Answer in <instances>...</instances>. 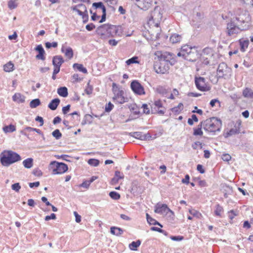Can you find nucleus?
<instances>
[{
    "mask_svg": "<svg viewBox=\"0 0 253 253\" xmlns=\"http://www.w3.org/2000/svg\"><path fill=\"white\" fill-rule=\"evenodd\" d=\"M20 160H21L20 156L10 150H4L0 154V163L3 166L8 167Z\"/></svg>",
    "mask_w": 253,
    "mask_h": 253,
    "instance_id": "1",
    "label": "nucleus"
},
{
    "mask_svg": "<svg viewBox=\"0 0 253 253\" xmlns=\"http://www.w3.org/2000/svg\"><path fill=\"white\" fill-rule=\"evenodd\" d=\"M202 124H203L204 129L211 132L220 131L222 126L221 121L215 117L207 119L204 122H202Z\"/></svg>",
    "mask_w": 253,
    "mask_h": 253,
    "instance_id": "2",
    "label": "nucleus"
},
{
    "mask_svg": "<svg viewBox=\"0 0 253 253\" xmlns=\"http://www.w3.org/2000/svg\"><path fill=\"white\" fill-rule=\"evenodd\" d=\"M232 69L229 68L227 65L224 63L222 62L218 65L216 71V81L215 83H217L218 80L220 79H224L227 80L230 78L231 76Z\"/></svg>",
    "mask_w": 253,
    "mask_h": 253,
    "instance_id": "3",
    "label": "nucleus"
},
{
    "mask_svg": "<svg viewBox=\"0 0 253 253\" xmlns=\"http://www.w3.org/2000/svg\"><path fill=\"white\" fill-rule=\"evenodd\" d=\"M155 56L158 58V60L160 61V64L162 65L164 62L165 66L166 64L167 68H169V65H173L175 62V60L173 59L172 55L169 52H162L158 51L155 53Z\"/></svg>",
    "mask_w": 253,
    "mask_h": 253,
    "instance_id": "4",
    "label": "nucleus"
},
{
    "mask_svg": "<svg viewBox=\"0 0 253 253\" xmlns=\"http://www.w3.org/2000/svg\"><path fill=\"white\" fill-rule=\"evenodd\" d=\"M49 169L53 174H61L66 172L68 169V166L63 163L53 161L50 163Z\"/></svg>",
    "mask_w": 253,
    "mask_h": 253,
    "instance_id": "5",
    "label": "nucleus"
},
{
    "mask_svg": "<svg viewBox=\"0 0 253 253\" xmlns=\"http://www.w3.org/2000/svg\"><path fill=\"white\" fill-rule=\"evenodd\" d=\"M114 96L113 97L115 102L118 104H123L127 101V98L124 97V92L122 89L116 87L113 88Z\"/></svg>",
    "mask_w": 253,
    "mask_h": 253,
    "instance_id": "6",
    "label": "nucleus"
},
{
    "mask_svg": "<svg viewBox=\"0 0 253 253\" xmlns=\"http://www.w3.org/2000/svg\"><path fill=\"white\" fill-rule=\"evenodd\" d=\"M162 13L160 11V8L155 7L152 12L149 21H152L155 23V26L159 27L160 22L162 20Z\"/></svg>",
    "mask_w": 253,
    "mask_h": 253,
    "instance_id": "7",
    "label": "nucleus"
},
{
    "mask_svg": "<svg viewBox=\"0 0 253 253\" xmlns=\"http://www.w3.org/2000/svg\"><path fill=\"white\" fill-rule=\"evenodd\" d=\"M195 83L197 88L201 91H207L211 89V87L206 83V79L203 77H195Z\"/></svg>",
    "mask_w": 253,
    "mask_h": 253,
    "instance_id": "8",
    "label": "nucleus"
},
{
    "mask_svg": "<svg viewBox=\"0 0 253 253\" xmlns=\"http://www.w3.org/2000/svg\"><path fill=\"white\" fill-rule=\"evenodd\" d=\"M108 29V24H104L98 27L96 30V32L100 38L106 39L110 37Z\"/></svg>",
    "mask_w": 253,
    "mask_h": 253,
    "instance_id": "9",
    "label": "nucleus"
},
{
    "mask_svg": "<svg viewBox=\"0 0 253 253\" xmlns=\"http://www.w3.org/2000/svg\"><path fill=\"white\" fill-rule=\"evenodd\" d=\"M154 211L157 213L166 214L169 212H170L172 215H174V212L168 207L166 204L161 203H158L156 205Z\"/></svg>",
    "mask_w": 253,
    "mask_h": 253,
    "instance_id": "10",
    "label": "nucleus"
},
{
    "mask_svg": "<svg viewBox=\"0 0 253 253\" xmlns=\"http://www.w3.org/2000/svg\"><path fill=\"white\" fill-rule=\"evenodd\" d=\"M135 4L141 9L146 10L153 6V0H134Z\"/></svg>",
    "mask_w": 253,
    "mask_h": 253,
    "instance_id": "11",
    "label": "nucleus"
},
{
    "mask_svg": "<svg viewBox=\"0 0 253 253\" xmlns=\"http://www.w3.org/2000/svg\"><path fill=\"white\" fill-rule=\"evenodd\" d=\"M130 87L133 91L138 95L145 94L143 87L137 81H133L131 82Z\"/></svg>",
    "mask_w": 253,
    "mask_h": 253,
    "instance_id": "12",
    "label": "nucleus"
},
{
    "mask_svg": "<svg viewBox=\"0 0 253 253\" xmlns=\"http://www.w3.org/2000/svg\"><path fill=\"white\" fill-rule=\"evenodd\" d=\"M152 107L159 114L163 115L165 113L166 109L163 107V103L160 100L155 101Z\"/></svg>",
    "mask_w": 253,
    "mask_h": 253,
    "instance_id": "13",
    "label": "nucleus"
},
{
    "mask_svg": "<svg viewBox=\"0 0 253 253\" xmlns=\"http://www.w3.org/2000/svg\"><path fill=\"white\" fill-rule=\"evenodd\" d=\"M129 135L141 140H147L151 137V136L148 133L146 134H143L142 132L137 131L130 132Z\"/></svg>",
    "mask_w": 253,
    "mask_h": 253,
    "instance_id": "14",
    "label": "nucleus"
},
{
    "mask_svg": "<svg viewBox=\"0 0 253 253\" xmlns=\"http://www.w3.org/2000/svg\"><path fill=\"white\" fill-rule=\"evenodd\" d=\"M198 58V53L197 50L196 48L194 47L191 51L188 52V54H187L184 59L189 61L194 62Z\"/></svg>",
    "mask_w": 253,
    "mask_h": 253,
    "instance_id": "15",
    "label": "nucleus"
},
{
    "mask_svg": "<svg viewBox=\"0 0 253 253\" xmlns=\"http://www.w3.org/2000/svg\"><path fill=\"white\" fill-rule=\"evenodd\" d=\"M108 27L110 37H114L120 35L121 31L120 27L109 24H108Z\"/></svg>",
    "mask_w": 253,
    "mask_h": 253,
    "instance_id": "16",
    "label": "nucleus"
},
{
    "mask_svg": "<svg viewBox=\"0 0 253 253\" xmlns=\"http://www.w3.org/2000/svg\"><path fill=\"white\" fill-rule=\"evenodd\" d=\"M193 47L189 46L188 45H184L182 46L180 51L177 53L178 56H182L184 58L188 52H190Z\"/></svg>",
    "mask_w": 253,
    "mask_h": 253,
    "instance_id": "17",
    "label": "nucleus"
},
{
    "mask_svg": "<svg viewBox=\"0 0 253 253\" xmlns=\"http://www.w3.org/2000/svg\"><path fill=\"white\" fill-rule=\"evenodd\" d=\"M227 29L229 36L238 33L240 30L239 28L232 22L228 23Z\"/></svg>",
    "mask_w": 253,
    "mask_h": 253,
    "instance_id": "18",
    "label": "nucleus"
},
{
    "mask_svg": "<svg viewBox=\"0 0 253 253\" xmlns=\"http://www.w3.org/2000/svg\"><path fill=\"white\" fill-rule=\"evenodd\" d=\"M61 51L64 53L65 56L69 59L73 58L74 55L73 50L71 47H66L64 45H62Z\"/></svg>",
    "mask_w": 253,
    "mask_h": 253,
    "instance_id": "19",
    "label": "nucleus"
},
{
    "mask_svg": "<svg viewBox=\"0 0 253 253\" xmlns=\"http://www.w3.org/2000/svg\"><path fill=\"white\" fill-rule=\"evenodd\" d=\"M240 132L239 129L236 127H234L230 130L225 129L223 132V136L225 138L229 137L233 135L239 133Z\"/></svg>",
    "mask_w": 253,
    "mask_h": 253,
    "instance_id": "20",
    "label": "nucleus"
},
{
    "mask_svg": "<svg viewBox=\"0 0 253 253\" xmlns=\"http://www.w3.org/2000/svg\"><path fill=\"white\" fill-rule=\"evenodd\" d=\"M35 50L39 52V54L36 55V58L44 60L45 59V57L44 56L45 51L42 45L41 44L37 45L35 48Z\"/></svg>",
    "mask_w": 253,
    "mask_h": 253,
    "instance_id": "21",
    "label": "nucleus"
},
{
    "mask_svg": "<svg viewBox=\"0 0 253 253\" xmlns=\"http://www.w3.org/2000/svg\"><path fill=\"white\" fill-rule=\"evenodd\" d=\"M64 60L61 55H56L53 57L52 64L54 67H60L64 63Z\"/></svg>",
    "mask_w": 253,
    "mask_h": 253,
    "instance_id": "22",
    "label": "nucleus"
},
{
    "mask_svg": "<svg viewBox=\"0 0 253 253\" xmlns=\"http://www.w3.org/2000/svg\"><path fill=\"white\" fill-rule=\"evenodd\" d=\"M25 97L19 93H16L12 96V99L14 101L18 103H22L25 102Z\"/></svg>",
    "mask_w": 253,
    "mask_h": 253,
    "instance_id": "23",
    "label": "nucleus"
},
{
    "mask_svg": "<svg viewBox=\"0 0 253 253\" xmlns=\"http://www.w3.org/2000/svg\"><path fill=\"white\" fill-rule=\"evenodd\" d=\"M60 100L59 98L52 99L49 103L48 107L51 110H55L57 108L60 103Z\"/></svg>",
    "mask_w": 253,
    "mask_h": 253,
    "instance_id": "24",
    "label": "nucleus"
},
{
    "mask_svg": "<svg viewBox=\"0 0 253 253\" xmlns=\"http://www.w3.org/2000/svg\"><path fill=\"white\" fill-rule=\"evenodd\" d=\"M75 6L85 13V15H84V17L85 18L84 22H87L88 19V15L85 5L84 4H79L75 5Z\"/></svg>",
    "mask_w": 253,
    "mask_h": 253,
    "instance_id": "25",
    "label": "nucleus"
},
{
    "mask_svg": "<svg viewBox=\"0 0 253 253\" xmlns=\"http://www.w3.org/2000/svg\"><path fill=\"white\" fill-rule=\"evenodd\" d=\"M110 232L111 234L119 236L124 233V230L120 227L114 226L111 228Z\"/></svg>",
    "mask_w": 253,
    "mask_h": 253,
    "instance_id": "26",
    "label": "nucleus"
},
{
    "mask_svg": "<svg viewBox=\"0 0 253 253\" xmlns=\"http://www.w3.org/2000/svg\"><path fill=\"white\" fill-rule=\"evenodd\" d=\"M239 42L241 51L243 52H245L248 47L249 41L248 40H240Z\"/></svg>",
    "mask_w": 253,
    "mask_h": 253,
    "instance_id": "27",
    "label": "nucleus"
},
{
    "mask_svg": "<svg viewBox=\"0 0 253 253\" xmlns=\"http://www.w3.org/2000/svg\"><path fill=\"white\" fill-rule=\"evenodd\" d=\"M57 93L60 96L63 97H66L68 95L67 88L65 86L58 88Z\"/></svg>",
    "mask_w": 253,
    "mask_h": 253,
    "instance_id": "28",
    "label": "nucleus"
},
{
    "mask_svg": "<svg viewBox=\"0 0 253 253\" xmlns=\"http://www.w3.org/2000/svg\"><path fill=\"white\" fill-rule=\"evenodd\" d=\"M182 39L181 36L177 34L172 35L169 39L170 41L173 43H177L179 42Z\"/></svg>",
    "mask_w": 253,
    "mask_h": 253,
    "instance_id": "29",
    "label": "nucleus"
},
{
    "mask_svg": "<svg viewBox=\"0 0 253 253\" xmlns=\"http://www.w3.org/2000/svg\"><path fill=\"white\" fill-rule=\"evenodd\" d=\"M23 164L25 168L30 169L33 165V160L32 158H27L23 162Z\"/></svg>",
    "mask_w": 253,
    "mask_h": 253,
    "instance_id": "30",
    "label": "nucleus"
},
{
    "mask_svg": "<svg viewBox=\"0 0 253 253\" xmlns=\"http://www.w3.org/2000/svg\"><path fill=\"white\" fill-rule=\"evenodd\" d=\"M73 67L74 69H75V68L77 69L79 71L83 72V73H84V74L87 73V69L85 68L84 67V66L82 64H78V63H75L73 64Z\"/></svg>",
    "mask_w": 253,
    "mask_h": 253,
    "instance_id": "31",
    "label": "nucleus"
},
{
    "mask_svg": "<svg viewBox=\"0 0 253 253\" xmlns=\"http://www.w3.org/2000/svg\"><path fill=\"white\" fill-rule=\"evenodd\" d=\"M141 244V241L138 240L134 242L133 241L130 243L129 245V247L130 249L132 251H136L137 248Z\"/></svg>",
    "mask_w": 253,
    "mask_h": 253,
    "instance_id": "32",
    "label": "nucleus"
},
{
    "mask_svg": "<svg viewBox=\"0 0 253 253\" xmlns=\"http://www.w3.org/2000/svg\"><path fill=\"white\" fill-rule=\"evenodd\" d=\"M146 218L148 222L151 225H158L161 227H162V225L156 221L155 219L152 218L148 213H146Z\"/></svg>",
    "mask_w": 253,
    "mask_h": 253,
    "instance_id": "33",
    "label": "nucleus"
},
{
    "mask_svg": "<svg viewBox=\"0 0 253 253\" xmlns=\"http://www.w3.org/2000/svg\"><path fill=\"white\" fill-rule=\"evenodd\" d=\"M93 121V118L92 116L89 114H86L84 116V120L83 121L82 124H90L92 123Z\"/></svg>",
    "mask_w": 253,
    "mask_h": 253,
    "instance_id": "34",
    "label": "nucleus"
},
{
    "mask_svg": "<svg viewBox=\"0 0 253 253\" xmlns=\"http://www.w3.org/2000/svg\"><path fill=\"white\" fill-rule=\"evenodd\" d=\"M3 70L7 72H10L14 70V64L11 62H9L3 66Z\"/></svg>",
    "mask_w": 253,
    "mask_h": 253,
    "instance_id": "35",
    "label": "nucleus"
},
{
    "mask_svg": "<svg viewBox=\"0 0 253 253\" xmlns=\"http://www.w3.org/2000/svg\"><path fill=\"white\" fill-rule=\"evenodd\" d=\"M243 94L245 97L253 98V91L248 88L244 90Z\"/></svg>",
    "mask_w": 253,
    "mask_h": 253,
    "instance_id": "36",
    "label": "nucleus"
},
{
    "mask_svg": "<svg viewBox=\"0 0 253 253\" xmlns=\"http://www.w3.org/2000/svg\"><path fill=\"white\" fill-rule=\"evenodd\" d=\"M183 104L181 103L178 104L177 106L173 107L171 109V111L175 114H179L183 109Z\"/></svg>",
    "mask_w": 253,
    "mask_h": 253,
    "instance_id": "37",
    "label": "nucleus"
},
{
    "mask_svg": "<svg viewBox=\"0 0 253 253\" xmlns=\"http://www.w3.org/2000/svg\"><path fill=\"white\" fill-rule=\"evenodd\" d=\"M17 5V0H9L8 2V7L10 9L16 8Z\"/></svg>",
    "mask_w": 253,
    "mask_h": 253,
    "instance_id": "38",
    "label": "nucleus"
},
{
    "mask_svg": "<svg viewBox=\"0 0 253 253\" xmlns=\"http://www.w3.org/2000/svg\"><path fill=\"white\" fill-rule=\"evenodd\" d=\"M41 101L39 99H35L32 100L30 103V106L32 108H36L37 106L40 105Z\"/></svg>",
    "mask_w": 253,
    "mask_h": 253,
    "instance_id": "39",
    "label": "nucleus"
},
{
    "mask_svg": "<svg viewBox=\"0 0 253 253\" xmlns=\"http://www.w3.org/2000/svg\"><path fill=\"white\" fill-rule=\"evenodd\" d=\"M3 131L5 132H12L16 130V127L12 125H10L8 126H6L3 128Z\"/></svg>",
    "mask_w": 253,
    "mask_h": 253,
    "instance_id": "40",
    "label": "nucleus"
},
{
    "mask_svg": "<svg viewBox=\"0 0 253 253\" xmlns=\"http://www.w3.org/2000/svg\"><path fill=\"white\" fill-rule=\"evenodd\" d=\"M203 126V124L201 123L200 125H198V127L197 128H195L194 129L193 134L194 135H202L203 131L201 130L202 126Z\"/></svg>",
    "mask_w": 253,
    "mask_h": 253,
    "instance_id": "41",
    "label": "nucleus"
},
{
    "mask_svg": "<svg viewBox=\"0 0 253 253\" xmlns=\"http://www.w3.org/2000/svg\"><path fill=\"white\" fill-rule=\"evenodd\" d=\"M71 9L73 11H75V12H77L78 13V14L79 15H80V16H82L83 19V22L84 23H85V22H84L85 21V18L84 17V15H85V13H84L83 12H82L81 10H80L79 9L77 8L76 7H75V6H72L71 7Z\"/></svg>",
    "mask_w": 253,
    "mask_h": 253,
    "instance_id": "42",
    "label": "nucleus"
},
{
    "mask_svg": "<svg viewBox=\"0 0 253 253\" xmlns=\"http://www.w3.org/2000/svg\"><path fill=\"white\" fill-rule=\"evenodd\" d=\"M157 92L163 95H165L167 93V90L166 88L162 86H159L156 88Z\"/></svg>",
    "mask_w": 253,
    "mask_h": 253,
    "instance_id": "43",
    "label": "nucleus"
},
{
    "mask_svg": "<svg viewBox=\"0 0 253 253\" xmlns=\"http://www.w3.org/2000/svg\"><path fill=\"white\" fill-rule=\"evenodd\" d=\"M223 211V209L221 206L218 204L216 206V209L214 211V213L216 215L220 216Z\"/></svg>",
    "mask_w": 253,
    "mask_h": 253,
    "instance_id": "44",
    "label": "nucleus"
},
{
    "mask_svg": "<svg viewBox=\"0 0 253 253\" xmlns=\"http://www.w3.org/2000/svg\"><path fill=\"white\" fill-rule=\"evenodd\" d=\"M87 162L89 165L93 167H97L99 164V161L95 159H90Z\"/></svg>",
    "mask_w": 253,
    "mask_h": 253,
    "instance_id": "45",
    "label": "nucleus"
},
{
    "mask_svg": "<svg viewBox=\"0 0 253 253\" xmlns=\"http://www.w3.org/2000/svg\"><path fill=\"white\" fill-rule=\"evenodd\" d=\"M110 197L115 200H119L120 198V195L115 191H112L109 193Z\"/></svg>",
    "mask_w": 253,
    "mask_h": 253,
    "instance_id": "46",
    "label": "nucleus"
},
{
    "mask_svg": "<svg viewBox=\"0 0 253 253\" xmlns=\"http://www.w3.org/2000/svg\"><path fill=\"white\" fill-rule=\"evenodd\" d=\"M52 136L56 139H59L62 137V133L58 129H55L52 132Z\"/></svg>",
    "mask_w": 253,
    "mask_h": 253,
    "instance_id": "47",
    "label": "nucleus"
},
{
    "mask_svg": "<svg viewBox=\"0 0 253 253\" xmlns=\"http://www.w3.org/2000/svg\"><path fill=\"white\" fill-rule=\"evenodd\" d=\"M92 6L95 8H100L102 11H104V9H106L105 7L103 4L102 2H94L93 3Z\"/></svg>",
    "mask_w": 253,
    "mask_h": 253,
    "instance_id": "48",
    "label": "nucleus"
},
{
    "mask_svg": "<svg viewBox=\"0 0 253 253\" xmlns=\"http://www.w3.org/2000/svg\"><path fill=\"white\" fill-rule=\"evenodd\" d=\"M138 57L136 56L133 57L129 59H128L126 61V63L127 65H129L132 63H138L137 61Z\"/></svg>",
    "mask_w": 253,
    "mask_h": 253,
    "instance_id": "49",
    "label": "nucleus"
},
{
    "mask_svg": "<svg viewBox=\"0 0 253 253\" xmlns=\"http://www.w3.org/2000/svg\"><path fill=\"white\" fill-rule=\"evenodd\" d=\"M92 90H93V87L92 85H91L89 84V82L87 83V86L85 89V92L87 94L90 95L92 93Z\"/></svg>",
    "mask_w": 253,
    "mask_h": 253,
    "instance_id": "50",
    "label": "nucleus"
},
{
    "mask_svg": "<svg viewBox=\"0 0 253 253\" xmlns=\"http://www.w3.org/2000/svg\"><path fill=\"white\" fill-rule=\"evenodd\" d=\"M58 43L57 42H52L50 43L49 42H46L45 43V46L46 48H50L51 47L55 48L57 46Z\"/></svg>",
    "mask_w": 253,
    "mask_h": 253,
    "instance_id": "51",
    "label": "nucleus"
},
{
    "mask_svg": "<svg viewBox=\"0 0 253 253\" xmlns=\"http://www.w3.org/2000/svg\"><path fill=\"white\" fill-rule=\"evenodd\" d=\"M192 147L193 149H195V150L198 149V148L202 149L203 147V145H202V143H201L200 142L197 141V142H194L192 145Z\"/></svg>",
    "mask_w": 253,
    "mask_h": 253,
    "instance_id": "52",
    "label": "nucleus"
},
{
    "mask_svg": "<svg viewBox=\"0 0 253 253\" xmlns=\"http://www.w3.org/2000/svg\"><path fill=\"white\" fill-rule=\"evenodd\" d=\"M226 192H224V197L225 198H228V195L232 193V190L230 187L226 186H225V189L224 190Z\"/></svg>",
    "mask_w": 253,
    "mask_h": 253,
    "instance_id": "53",
    "label": "nucleus"
},
{
    "mask_svg": "<svg viewBox=\"0 0 253 253\" xmlns=\"http://www.w3.org/2000/svg\"><path fill=\"white\" fill-rule=\"evenodd\" d=\"M11 188L16 192H19L21 188V186L19 183H16L12 185Z\"/></svg>",
    "mask_w": 253,
    "mask_h": 253,
    "instance_id": "54",
    "label": "nucleus"
},
{
    "mask_svg": "<svg viewBox=\"0 0 253 253\" xmlns=\"http://www.w3.org/2000/svg\"><path fill=\"white\" fill-rule=\"evenodd\" d=\"M221 158L223 161H226V162H228L231 159V156L228 154H223L222 155Z\"/></svg>",
    "mask_w": 253,
    "mask_h": 253,
    "instance_id": "55",
    "label": "nucleus"
},
{
    "mask_svg": "<svg viewBox=\"0 0 253 253\" xmlns=\"http://www.w3.org/2000/svg\"><path fill=\"white\" fill-rule=\"evenodd\" d=\"M114 107L113 104H112L111 102H109L107 104H106L105 106V111L107 112H110Z\"/></svg>",
    "mask_w": 253,
    "mask_h": 253,
    "instance_id": "56",
    "label": "nucleus"
},
{
    "mask_svg": "<svg viewBox=\"0 0 253 253\" xmlns=\"http://www.w3.org/2000/svg\"><path fill=\"white\" fill-rule=\"evenodd\" d=\"M72 82H78L81 81L80 78H79V75L77 74H75L72 76Z\"/></svg>",
    "mask_w": 253,
    "mask_h": 253,
    "instance_id": "57",
    "label": "nucleus"
},
{
    "mask_svg": "<svg viewBox=\"0 0 253 253\" xmlns=\"http://www.w3.org/2000/svg\"><path fill=\"white\" fill-rule=\"evenodd\" d=\"M189 213L193 215L194 216H196L197 217H199V215H201V214L197 211L190 210L189 211Z\"/></svg>",
    "mask_w": 253,
    "mask_h": 253,
    "instance_id": "58",
    "label": "nucleus"
},
{
    "mask_svg": "<svg viewBox=\"0 0 253 253\" xmlns=\"http://www.w3.org/2000/svg\"><path fill=\"white\" fill-rule=\"evenodd\" d=\"M90 183L88 181V180H86L84 181L81 185L80 187L88 188L90 185Z\"/></svg>",
    "mask_w": 253,
    "mask_h": 253,
    "instance_id": "59",
    "label": "nucleus"
},
{
    "mask_svg": "<svg viewBox=\"0 0 253 253\" xmlns=\"http://www.w3.org/2000/svg\"><path fill=\"white\" fill-rule=\"evenodd\" d=\"M115 177H117L119 180L124 178V175L123 173H121L120 171H116L115 172Z\"/></svg>",
    "mask_w": 253,
    "mask_h": 253,
    "instance_id": "60",
    "label": "nucleus"
},
{
    "mask_svg": "<svg viewBox=\"0 0 253 253\" xmlns=\"http://www.w3.org/2000/svg\"><path fill=\"white\" fill-rule=\"evenodd\" d=\"M56 218V215L54 213H51L50 215H47L45 216V220L48 221L50 219H55Z\"/></svg>",
    "mask_w": 253,
    "mask_h": 253,
    "instance_id": "61",
    "label": "nucleus"
},
{
    "mask_svg": "<svg viewBox=\"0 0 253 253\" xmlns=\"http://www.w3.org/2000/svg\"><path fill=\"white\" fill-rule=\"evenodd\" d=\"M85 28L87 31H90L93 30L94 29H95V26L93 23H90V24H87Z\"/></svg>",
    "mask_w": 253,
    "mask_h": 253,
    "instance_id": "62",
    "label": "nucleus"
},
{
    "mask_svg": "<svg viewBox=\"0 0 253 253\" xmlns=\"http://www.w3.org/2000/svg\"><path fill=\"white\" fill-rule=\"evenodd\" d=\"M143 109V112L146 114H149L150 113V110L148 108V105L146 104H144L142 105V107Z\"/></svg>",
    "mask_w": 253,
    "mask_h": 253,
    "instance_id": "63",
    "label": "nucleus"
},
{
    "mask_svg": "<svg viewBox=\"0 0 253 253\" xmlns=\"http://www.w3.org/2000/svg\"><path fill=\"white\" fill-rule=\"evenodd\" d=\"M70 105H67V106L62 108V112L64 114H66L70 110Z\"/></svg>",
    "mask_w": 253,
    "mask_h": 253,
    "instance_id": "64",
    "label": "nucleus"
}]
</instances>
